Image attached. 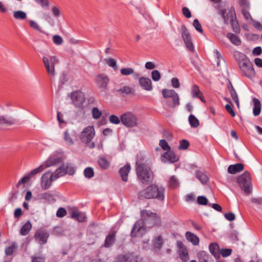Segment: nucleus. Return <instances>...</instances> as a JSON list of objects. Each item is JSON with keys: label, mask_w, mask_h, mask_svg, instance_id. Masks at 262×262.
<instances>
[{"label": "nucleus", "mask_w": 262, "mask_h": 262, "mask_svg": "<svg viewBox=\"0 0 262 262\" xmlns=\"http://www.w3.org/2000/svg\"><path fill=\"white\" fill-rule=\"evenodd\" d=\"M181 35L182 38L185 43L187 48H188L190 51L193 52L194 49L193 46L190 34L184 25L182 26Z\"/></svg>", "instance_id": "14"}, {"label": "nucleus", "mask_w": 262, "mask_h": 262, "mask_svg": "<svg viewBox=\"0 0 262 262\" xmlns=\"http://www.w3.org/2000/svg\"><path fill=\"white\" fill-rule=\"evenodd\" d=\"M161 74L159 71L155 70L151 72L152 79L155 81H159L161 78Z\"/></svg>", "instance_id": "58"}, {"label": "nucleus", "mask_w": 262, "mask_h": 262, "mask_svg": "<svg viewBox=\"0 0 262 262\" xmlns=\"http://www.w3.org/2000/svg\"><path fill=\"white\" fill-rule=\"evenodd\" d=\"M191 94L193 98L199 99L202 102L205 103L206 100L202 92L200 90L199 87L196 84H194L191 89Z\"/></svg>", "instance_id": "21"}, {"label": "nucleus", "mask_w": 262, "mask_h": 262, "mask_svg": "<svg viewBox=\"0 0 262 262\" xmlns=\"http://www.w3.org/2000/svg\"><path fill=\"white\" fill-rule=\"evenodd\" d=\"M141 220L144 225L148 228L154 226H160L161 225L160 217L156 213L149 210H143L141 211Z\"/></svg>", "instance_id": "4"}, {"label": "nucleus", "mask_w": 262, "mask_h": 262, "mask_svg": "<svg viewBox=\"0 0 262 262\" xmlns=\"http://www.w3.org/2000/svg\"><path fill=\"white\" fill-rule=\"evenodd\" d=\"M45 67L49 75L52 76L55 75V65L58 63V59L56 56H50V59L46 56L42 58Z\"/></svg>", "instance_id": "10"}, {"label": "nucleus", "mask_w": 262, "mask_h": 262, "mask_svg": "<svg viewBox=\"0 0 262 262\" xmlns=\"http://www.w3.org/2000/svg\"><path fill=\"white\" fill-rule=\"evenodd\" d=\"M40 199L45 200L49 203H53L56 201V199L55 198L54 195L50 192H47L42 193L40 195Z\"/></svg>", "instance_id": "36"}, {"label": "nucleus", "mask_w": 262, "mask_h": 262, "mask_svg": "<svg viewBox=\"0 0 262 262\" xmlns=\"http://www.w3.org/2000/svg\"><path fill=\"white\" fill-rule=\"evenodd\" d=\"M99 166L104 169L108 168L110 166V163L105 158H100L98 161Z\"/></svg>", "instance_id": "42"}, {"label": "nucleus", "mask_w": 262, "mask_h": 262, "mask_svg": "<svg viewBox=\"0 0 262 262\" xmlns=\"http://www.w3.org/2000/svg\"><path fill=\"white\" fill-rule=\"evenodd\" d=\"M105 61L106 64L112 67L114 70H116L118 69L116 61L114 58H110L105 59Z\"/></svg>", "instance_id": "48"}, {"label": "nucleus", "mask_w": 262, "mask_h": 262, "mask_svg": "<svg viewBox=\"0 0 262 262\" xmlns=\"http://www.w3.org/2000/svg\"><path fill=\"white\" fill-rule=\"evenodd\" d=\"M163 245V241L161 235L158 236L154 242V246L156 248L161 249Z\"/></svg>", "instance_id": "52"}, {"label": "nucleus", "mask_w": 262, "mask_h": 262, "mask_svg": "<svg viewBox=\"0 0 262 262\" xmlns=\"http://www.w3.org/2000/svg\"><path fill=\"white\" fill-rule=\"evenodd\" d=\"M189 145V142L187 140L183 139L180 141L178 148L180 150H185L188 148Z\"/></svg>", "instance_id": "49"}, {"label": "nucleus", "mask_w": 262, "mask_h": 262, "mask_svg": "<svg viewBox=\"0 0 262 262\" xmlns=\"http://www.w3.org/2000/svg\"><path fill=\"white\" fill-rule=\"evenodd\" d=\"M65 167L67 174L70 176H73L75 174L76 172V169L71 163H66Z\"/></svg>", "instance_id": "44"}, {"label": "nucleus", "mask_w": 262, "mask_h": 262, "mask_svg": "<svg viewBox=\"0 0 262 262\" xmlns=\"http://www.w3.org/2000/svg\"><path fill=\"white\" fill-rule=\"evenodd\" d=\"M161 160L164 163L169 162L170 163H173L179 160V157L177 156L173 150L170 149L162 155Z\"/></svg>", "instance_id": "15"}, {"label": "nucleus", "mask_w": 262, "mask_h": 262, "mask_svg": "<svg viewBox=\"0 0 262 262\" xmlns=\"http://www.w3.org/2000/svg\"><path fill=\"white\" fill-rule=\"evenodd\" d=\"M142 258L135 252H127L117 255L114 262H142Z\"/></svg>", "instance_id": "9"}, {"label": "nucleus", "mask_w": 262, "mask_h": 262, "mask_svg": "<svg viewBox=\"0 0 262 262\" xmlns=\"http://www.w3.org/2000/svg\"><path fill=\"white\" fill-rule=\"evenodd\" d=\"M32 225L30 221H28L20 228V234L21 235H27L32 228Z\"/></svg>", "instance_id": "35"}, {"label": "nucleus", "mask_w": 262, "mask_h": 262, "mask_svg": "<svg viewBox=\"0 0 262 262\" xmlns=\"http://www.w3.org/2000/svg\"><path fill=\"white\" fill-rule=\"evenodd\" d=\"M29 176L27 174H25L23 178H21L17 183L16 187H18L21 184L26 183L30 180Z\"/></svg>", "instance_id": "62"}, {"label": "nucleus", "mask_w": 262, "mask_h": 262, "mask_svg": "<svg viewBox=\"0 0 262 262\" xmlns=\"http://www.w3.org/2000/svg\"><path fill=\"white\" fill-rule=\"evenodd\" d=\"M13 16L16 19L24 20L27 18V14L21 10H18L14 12Z\"/></svg>", "instance_id": "43"}, {"label": "nucleus", "mask_w": 262, "mask_h": 262, "mask_svg": "<svg viewBox=\"0 0 262 262\" xmlns=\"http://www.w3.org/2000/svg\"><path fill=\"white\" fill-rule=\"evenodd\" d=\"M165 188L162 186L150 184L145 189L140 191L138 193V198L142 199H156L162 201L164 200Z\"/></svg>", "instance_id": "2"}, {"label": "nucleus", "mask_w": 262, "mask_h": 262, "mask_svg": "<svg viewBox=\"0 0 262 262\" xmlns=\"http://www.w3.org/2000/svg\"><path fill=\"white\" fill-rule=\"evenodd\" d=\"M116 233L117 232L114 230H111L109 232L105 239L104 243V247L110 248L115 244L116 241Z\"/></svg>", "instance_id": "19"}, {"label": "nucleus", "mask_w": 262, "mask_h": 262, "mask_svg": "<svg viewBox=\"0 0 262 262\" xmlns=\"http://www.w3.org/2000/svg\"><path fill=\"white\" fill-rule=\"evenodd\" d=\"M96 82L99 88L105 90L107 87L110 78L107 75L103 73L99 74L96 77Z\"/></svg>", "instance_id": "17"}, {"label": "nucleus", "mask_w": 262, "mask_h": 262, "mask_svg": "<svg viewBox=\"0 0 262 262\" xmlns=\"http://www.w3.org/2000/svg\"><path fill=\"white\" fill-rule=\"evenodd\" d=\"M139 83L141 88L147 91H150L152 89L151 80L145 77H141L139 79Z\"/></svg>", "instance_id": "20"}, {"label": "nucleus", "mask_w": 262, "mask_h": 262, "mask_svg": "<svg viewBox=\"0 0 262 262\" xmlns=\"http://www.w3.org/2000/svg\"><path fill=\"white\" fill-rule=\"evenodd\" d=\"M67 213V210L64 208L60 207L57 210L56 215L58 217H63L66 215Z\"/></svg>", "instance_id": "59"}, {"label": "nucleus", "mask_w": 262, "mask_h": 262, "mask_svg": "<svg viewBox=\"0 0 262 262\" xmlns=\"http://www.w3.org/2000/svg\"><path fill=\"white\" fill-rule=\"evenodd\" d=\"M62 158L58 157H50L46 160L44 165L45 168L53 166L60 163L62 162Z\"/></svg>", "instance_id": "26"}, {"label": "nucleus", "mask_w": 262, "mask_h": 262, "mask_svg": "<svg viewBox=\"0 0 262 262\" xmlns=\"http://www.w3.org/2000/svg\"><path fill=\"white\" fill-rule=\"evenodd\" d=\"M92 112L93 118L94 119H99L102 115V113L99 110V109L97 107H93Z\"/></svg>", "instance_id": "54"}, {"label": "nucleus", "mask_w": 262, "mask_h": 262, "mask_svg": "<svg viewBox=\"0 0 262 262\" xmlns=\"http://www.w3.org/2000/svg\"><path fill=\"white\" fill-rule=\"evenodd\" d=\"M130 169L131 167L130 164L129 163H126L124 166L119 169V173L123 181L127 182L128 181V174Z\"/></svg>", "instance_id": "24"}, {"label": "nucleus", "mask_w": 262, "mask_h": 262, "mask_svg": "<svg viewBox=\"0 0 262 262\" xmlns=\"http://www.w3.org/2000/svg\"><path fill=\"white\" fill-rule=\"evenodd\" d=\"M188 121L190 126L193 128H196L200 125L199 120L192 114H190L189 115L188 117Z\"/></svg>", "instance_id": "38"}, {"label": "nucleus", "mask_w": 262, "mask_h": 262, "mask_svg": "<svg viewBox=\"0 0 262 262\" xmlns=\"http://www.w3.org/2000/svg\"><path fill=\"white\" fill-rule=\"evenodd\" d=\"M196 202L201 205H207L208 204V200L206 196L203 195L198 196Z\"/></svg>", "instance_id": "50"}, {"label": "nucleus", "mask_w": 262, "mask_h": 262, "mask_svg": "<svg viewBox=\"0 0 262 262\" xmlns=\"http://www.w3.org/2000/svg\"><path fill=\"white\" fill-rule=\"evenodd\" d=\"M71 98L75 107L82 108L85 101V95L81 91H77L71 94Z\"/></svg>", "instance_id": "11"}, {"label": "nucleus", "mask_w": 262, "mask_h": 262, "mask_svg": "<svg viewBox=\"0 0 262 262\" xmlns=\"http://www.w3.org/2000/svg\"><path fill=\"white\" fill-rule=\"evenodd\" d=\"M209 251L210 253L215 257H219L220 247L217 243H213L210 244Z\"/></svg>", "instance_id": "34"}, {"label": "nucleus", "mask_w": 262, "mask_h": 262, "mask_svg": "<svg viewBox=\"0 0 262 262\" xmlns=\"http://www.w3.org/2000/svg\"><path fill=\"white\" fill-rule=\"evenodd\" d=\"M193 26L197 31L202 34L203 33V30L202 28V25L198 19H194L193 23Z\"/></svg>", "instance_id": "53"}, {"label": "nucleus", "mask_w": 262, "mask_h": 262, "mask_svg": "<svg viewBox=\"0 0 262 262\" xmlns=\"http://www.w3.org/2000/svg\"><path fill=\"white\" fill-rule=\"evenodd\" d=\"M53 42L57 45H60L63 42L62 38L58 35H54L53 37Z\"/></svg>", "instance_id": "60"}, {"label": "nucleus", "mask_w": 262, "mask_h": 262, "mask_svg": "<svg viewBox=\"0 0 262 262\" xmlns=\"http://www.w3.org/2000/svg\"><path fill=\"white\" fill-rule=\"evenodd\" d=\"M178 253L182 262H187L189 259L187 248L182 243H178Z\"/></svg>", "instance_id": "18"}, {"label": "nucleus", "mask_w": 262, "mask_h": 262, "mask_svg": "<svg viewBox=\"0 0 262 262\" xmlns=\"http://www.w3.org/2000/svg\"><path fill=\"white\" fill-rule=\"evenodd\" d=\"M228 86L232 99L235 101L237 106L239 107V102L238 97L234 88H233L231 82L229 83V84L228 85Z\"/></svg>", "instance_id": "29"}, {"label": "nucleus", "mask_w": 262, "mask_h": 262, "mask_svg": "<svg viewBox=\"0 0 262 262\" xmlns=\"http://www.w3.org/2000/svg\"><path fill=\"white\" fill-rule=\"evenodd\" d=\"M134 69L132 68H122L120 73L124 76H128L134 74Z\"/></svg>", "instance_id": "51"}, {"label": "nucleus", "mask_w": 262, "mask_h": 262, "mask_svg": "<svg viewBox=\"0 0 262 262\" xmlns=\"http://www.w3.org/2000/svg\"><path fill=\"white\" fill-rule=\"evenodd\" d=\"M229 13L230 14V24L232 26L233 31L235 33L238 34L241 32V28L237 21L236 20V14L233 6L231 7Z\"/></svg>", "instance_id": "16"}, {"label": "nucleus", "mask_w": 262, "mask_h": 262, "mask_svg": "<svg viewBox=\"0 0 262 262\" xmlns=\"http://www.w3.org/2000/svg\"><path fill=\"white\" fill-rule=\"evenodd\" d=\"M225 109L227 111V112L232 116H235V113L233 110L232 106H231L229 104H227L225 106Z\"/></svg>", "instance_id": "63"}, {"label": "nucleus", "mask_w": 262, "mask_h": 262, "mask_svg": "<svg viewBox=\"0 0 262 262\" xmlns=\"http://www.w3.org/2000/svg\"><path fill=\"white\" fill-rule=\"evenodd\" d=\"M197 257L199 262H214L212 257L204 251L198 252Z\"/></svg>", "instance_id": "25"}, {"label": "nucleus", "mask_w": 262, "mask_h": 262, "mask_svg": "<svg viewBox=\"0 0 262 262\" xmlns=\"http://www.w3.org/2000/svg\"><path fill=\"white\" fill-rule=\"evenodd\" d=\"M120 93H124L126 95L134 94L135 90L129 86H124L123 88L117 90Z\"/></svg>", "instance_id": "39"}, {"label": "nucleus", "mask_w": 262, "mask_h": 262, "mask_svg": "<svg viewBox=\"0 0 262 262\" xmlns=\"http://www.w3.org/2000/svg\"><path fill=\"white\" fill-rule=\"evenodd\" d=\"M66 174H67V173L66 169L65 164L63 163L59 167L56 169L53 173L54 178V179H57L58 178L65 175Z\"/></svg>", "instance_id": "30"}, {"label": "nucleus", "mask_w": 262, "mask_h": 262, "mask_svg": "<svg viewBox=\"0 0 262 262\" xmlns=\"http://www.w3.org/2000/svg\"><path fill=\"white\" fill-rule=\"evenodd\" d=\"M227 37L230 40L231 42L235 46H238L241 45L242 43L241 39L233 33H228Z\"/></svg>", "instance_id": "32"}, {"label": "nucleus", "mask_w": 262, "mask_h": 262, "mask_svg": "<svg viewBox=\"0 0 262 262\" xmlns=\"http://www.w3.org/2000/svg\"><path fill=\"white\" fill-rule=\"evenodd\" d=\"M237 182L239 187L244 191L245 193L249 194L252 192V182L250 174L248 171H245L237 178Z\"/></svg>", "instance_id": "6"}, {"label": "nucleus", "mask_w": 262, "mask_h": 262, "mask_svg": "<svg viewBox=\"0 0 262 262\" xmlns=\"http://www.w3.org/2000/svg\"><path fill=\"white\" fill-rule=\"evenodd\" d=\"M244 168V165L239 163L229 165L228 167V171L229 173L235 174L243 170Z\"/></svg>", "instance_id": "27"}, {"label": "nucleus", "mask_w": 262, "mask_h": 262, "mask_svg": "<svg viewBox=\"0 0 262 262\" xmlns=\"http://www.w3.org/2000/svg\"><path fill=\"white\" fill-rule=\"evenodd\" d=\"M138 116L131 112H126L121 115V122L127 127H134L138 125Z\"/></svg>", "instance_id": "7"}, {"label": "nucleus", "mask_w": 262, "mask_h": 262, "mask_svg": "<svg viewBox=\"0 0 262 262\" xmlns=\"http://www.w3.org/2000/svg\"><path fill=\"white\" fill-rule=\"evenodd\" d=\"M169 185L172 188H176L179 185V182L175 176H171L169 182Z\"/></svg>", "instance_id": "57"}, {"label": "nucleus", "mask_w": 262, "mask_h": 262, "mask_svg": "<svg viewBox=\"0 0 262 262\" xmlns=\"http://www.w3.org/2000/svg\"><path fill=\"white\" fill-rule=\"evenodd\" d=\"M159 145L164 150L167 151L171 149L167 142L164 139H162L160 141Z\"/></svg>", "instance_id": "56"}, {"label": "nucleus", "mask_w": 262, "mask_h": 262, "mask_svg": "<svg viewBox=\"0 0 262 262\" xmlns=\"http://www.w3.org/2000/svg\"><path fill=\"white\" fill-rule=\"evenodd\" d=\"M45 169V167L44 166V165L42 164L40 165L39 167L32 170L28 173H27V174L29 175V178H31V177L36 175V174L42 172Z\"/></svg>", "instance_id": "41"}, {"label": "nucleus", "mask_w": 262, "mask_h": 262, "mask_svg": "<svg viewBox=\"0 0 262 262\" xmlns=\"http://www.w3.org/2000/svg\"><path fill=\"white\" fill-rule=\"evenodd\" d=\"M83 173L84 177L88 179H91L94 176V170L91 167H88L85 168Z\"/></svg>", "instance_id": "47"}, {"label": "nucleus", "mask_w": 262, "mask_h": 262, "mask_svg": "<svg viewBox=\"0 0 262 262\" xmlns=\"http://www.w3.org/2000/svg\"><path fill=\"white\" fill-rule=\"evenodd\" d=\"M45 169V167L44 166V165L42 164L40 165L39 167L32 170L28 173H27V174L29 175V178H31V177L36 175V174L42 172Z\"/></svg>", "instance_id": "40"}, {"label": "nucleus", "mask_w": 262, "mask_h": 262, "mask_svg": "<svg viewBox=\"0 0 262 262\" xmlns=\"http://www.w3.org/2000/svg\"><path fill=\"white\" fill-rule=\"evenodd\" d=\"M71 217L79 222H84L86 218L83 214L79 212L76 209L71 213Z\"/></svg>", "instance_id": "31"}, {"label": "nucleus", "mask_w": 262, "mask_h": 262, "mask_svg": "<svg viewBox=\"0 0 262 262\" xmlns=\"http://www.w3.org/2000/svg\"><path fill=\"white\" fill-rule=\"evenodd\" d=\"M55 180L54 174L51 171L48 170L45 173L41 179V187L43 190L48 189L51 186L52 181Z\"/></svg>", "instance_id": "13"}, {"label": "nucleus", "mask_w": 262, "mask_h": 262, "mask_svg": "<svg viewBox=\"0 0 262 262\" xmlns=\"http://www.w3.org/2000/svg\"><path fill=\"white\" fill-rule=\"evenodd\" d=\"M49 236V234L47 231L41 230H37L34 236L35 239H39L42 244L47 243Z\"/></svg>", "instance_id": "22"}, {"label": "nucleus", "mask_w": 262, "mask_h": 262, "mask_svg": "<svg viewBox=\"0 0 262 262\" xmlns=\"http://www.w3.org/2000/svg\"><path fill=\"white\" fill-rule=\"evenodd\" d=\"M136 171L138 180L144 185L152 182L154 174L150 165L144 159L138 158L136 163Z\"/></svg>", "instance_id": "1"}, {"label": "nucleus", "mask_w": 262, "mask_h": 262, "mask_svg": "<svg viewBox=\"0 0 262 262\" xmlns=\"http://www.w3.org/2000/svg\"><path fill=\"white\" fill-rule=\"evenodd\" d=\"M227 10L226 9H222L220 10L219 13L222 15L223 18L224 20V22L225 23H227L229 19V14L226 13Z\"/></svg>", "instance_id": "61"}, {"label": "nucleus", "mask_w": 262, "mask_h": 262, "mask_svg": "<svg viewBox=\"0 0 262 262\" xmlns=\"http://www.w3.org/2000/svg\"><path fill=\"white\" fill-rule=\"evenodd\" d=\"M253 113L254 116H257L259 115L261 112V102L260 100L256 98L253 99Z\"/></svg>", "instance_id": "28"}, {"label": "nucleus", "mask_w": 262, "mask_h": 262, "mask_svg": "<svg viewBox=\"0 0 262 262\" xmlns=\"http://www.w3.org/2000/svg\"><path fill=\"white\" fill-rule=\"evenodd\" d=\"M186 237L188 241L192 243L194 245H198L199 244V238L194 234L187 231L186 233Z\"/></svg>", "instance_id": "33"}, {"label": "nucleus", "mask_w": 262, "mask_h": 262, "mask_svg": "<svg viewBox=\"0 0 262 262\" xmlns=\"http://www.w3.org/2000/svg\"><path fill=\"white\" fill-rule=\"evenodd\" d=\"M162 93L164 98H172V103L168 100L166 101V104L168 107L174 108L180 105L179 96L174 90L164 89L162 90Z\"/></svg>", "instance_id": "8"}, {"label": "nucleus", "mask_w": 262, "mask_h": 262, "mask_svg": "<svg viewBox=\"0 0 262 262\" xmlns=\"http://www.w3.org/2000/svg\"><path fill=\"white\" fill-rule=\"evenodd\" d=\"M15 123V121L14 119L2 116L0 117V129H4L7 126L13 125Z\"/></svg>", "instance_id": "23"}, {"label": "nucleus", "mask_w": 262, "mask_h": 262, "mask_svg": "<svg viewBox=\"0 0 262 262\" xmlns=\"http://www.w3.org/2000/svg\"><path fill=\"white\" fill-rule=\"evenodd\" d=\"M182 13L187 18H189L191 17V13L189 9L186 7H184L182 8Z\"/></svg>", "instance_id": "64"}, {"label": "nucleus", "mask_w": 262, "mask_h": 262, "mask_svg": "<svg viewBox=\"0 0 262 262\" xmlns=\"http://www.w3.org/2000/svg\"><path fill=\"white\" fill-rule=\"evenodd\" d=\"M195 177L202 184H206L208 181V177L200 170L195 171Z\"/></svg>", "instance_id": "37"}, {"label": "nucleus", "mask_w": 262, "mask_h": 262, "mask_svg": "<svg viewBox=\"0 0 262 262\" xmlns=\"http://www.w3.org/2000/svg\"><path fill=\"white\" fill-rule=\"evenodd\" d=\"M95 135V131L93 126H88L84 128L80 135V140L82 143H84L90 148H94L95 144L91 142Z\"/></svg>", "instance_id": "5"}, {"label": "nucleus", "mask_w": 262, "mask_h": 262, "mask_svg": "<svg viewBox=\"0 0 262 262\" xmlns=\"http://www.w3.org/2000/svg\"><path fill=\"white\" fill-rule=\"evenodd\" d=\"M235 57L243 75L248 78L255 76V73L253 64L245 54L237 52L235 55Z\"/></svg>", "instance_id": "3"}, {"label": "nucleus", "mask_w": 262, "mask_h": 262, "mask_svg": "<svg viewBox=\"0 0 262 262\" xmlns=\"http://www.w3.org/2000/svg\"><path fill=\"white\" fill-rule=\"evenodd\" d=\"M63 139L69 145H72L74 144V142L69 133L68 130H66L63 133Z\"/></svg>", "instance_id": "45"}, {"label": "nucleus", "mask_w": 262, "mask_h": 262, "mask_svg": "<svg viewBox=\"0 0 262 262\" xmlns=\"http://www.w3.org/2000/svg\"><path fill=\"white\" fill-rule=\"evenodd\" d=\"M110 122L114 124H119L121 122V117L119 118L115 115H111L109 117Z\"/></svg>", "instance_id": "55"}, {"label": "nucleus", "mask_w": 262, "mask_h": 262, "mask_svg": "<svg viewBox=\"0 0 262 262\" xmlns=\"http://www.w3.org/2000/svg\"><path fill=\"white\" fill-rule=\"evenodd\" d=\"M145 226L143 221L141 220H138L132 228L130 236L132 237H136L142 235L145 233Z\"/></svg>", "instance_id": "12"}, {"label": "nucleus", "mask_w": 262, "mask_h": 262, "mask_svg": "<svg viewBox=\"0 0 262 262\" xmlns=\"http://www.w3.org/2000/svg\"><path fill=\"white\" fill-rule=\"evenodd\" d=\"M251 201L258 209L262 210V197L253 198Z\"/></svg>", "instance_id": "46"}]
</instances>
